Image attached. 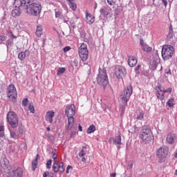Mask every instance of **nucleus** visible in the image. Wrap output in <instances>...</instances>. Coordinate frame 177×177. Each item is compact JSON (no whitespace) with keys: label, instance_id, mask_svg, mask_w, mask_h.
I'll return each mask as SVG.
<instances>
[{"label":"nucleus","instance_id":"obj_1","mask_svg":"<svg viewBox=\"0 0 177 177\" xmlns=\"http://www.w3.org/2000/svg\"><path fill=\"white\" fill-rule=\"evenodd\" d=\"M15 5H18V8H24L26 13L31 16H38L42 10L41 4L35 0H15Z\"/></svg>","mask_w":177,"mask_h":177},{"label":"nucleus","instance_id":"obj_2","mask_svg":"<svg viewBox=\"0 0 177 177\" xmlns=\"http://www.w3.org/2000/svg\"><path fill=\"white\" fill-rule=\"evenodd\" d=\"M140 138L145 145H150L151 142H154V136L151 133V129L147 127L142 128Z\"/></svg>","mask_w":177,"mask_h":177},{"label":"nucleus","instance_id":"obj_3","mask_svg":"<svg viewBox=\"0 0 177 177\" xmlns=\"http://www.w3.org/2000/svg\"><path fill=\"white\" fill-rule=\"evenodd\" d=\"M96 80L97 84L103 86L104 88L109 85V76H107L105 68L99 69V73L97 75Z\"/></svg>","mask_w":177,"mask_h":177},{"label":"nucleus","instance_id":"obj_4","mask_svg":"<svg viewBox=\"0 0 177 177\" xmlns=\"http://www.w3.org/2000/svg\"><path fill=\"white\" fill-rule=\"evenodd\" d=\"M175 53V48L171 45H164L162 48L161 55L163 60H169Z\"/></svg>","mask_w":177,"mask_h":177},{"label":"nucleus","instance_id":"obj_5","mask_svg":"<svg viewBox=\"0 0 177 177\" xmlns=\"http://www.w3.org/2000/svg\"><path fill=\"white\" fill-rule=\"evenodd\" d=\"M133 92V88L131 84H129L126 88H124V89L122 92V94L120 95V99L124 106H127L128 102L129 101V99H131V95H132Z\"/></svg>","mask_w":177,"mask_h":177},{"label":"nucleus","instance_id":"obj_6","mask_svg":"<svg viewBox=\"0 0 177 177\" xmlns=\"http://www.w3.org/2000/svg\"><path fill=\"white\" fill-rule=\"evenodd\" d=\"M52 158L54 160L55 163L53 165V171L55 174H63L64 171H66V167H64V163L61 162L59 164L57 163V155L56 153H53L52 156Z\"/></svg>","mask_w":177,"mask_h":177},{"label":"nucleus","instance_id":"obj_7","mask_svg":"<svg viewBox=\"0 0 177 177\" xmlns=\"http://www.w3.org/2000/svg\"><path fill=\"white\" fill-rule=\"evenodd\" d=\"M7 121L11 128H17L19 127V118L17 114L13 111H10L7 114Z\"/></svg>","mask_w":177,"mask_h":177},{"label":"nucleus","instance_id":"obj_8","mask_svg":"<svg viewBox=\"0 0 177 177\" xmlns=\"http://www.w3.org/2000/svg\"><path fill=\"white\" fill-rule=\"evenodd\" d=\"M7 95L10 102L12 103H16V100L17 99V91H16V86L13 84H10L7 89Z\"/></svg>","mask_w":177,"mask_h":177},{"label":"nucleus","instance_id":"obj_9","mask_svg":"<svg viewBox=\"0 0 177 177\" xmlns=\"http://www.w3.org/2000/svg\"><path fill=\"white\" fill-rule=\"evenodd\" d=\"M156 156L159 160V162H165L167 156H168V148L167 147H161L157 150Z\"/></svg>","mask_w":177,"mask_h":177},{"label":"nucleus","instance_id":"obj_10","mask_svg":"<svg viewBox=\"0 0 177 177\" xmlns=\"http://www.w3.org/2000/svg\"><path fill=\"white\" fill-rule=\"evenodd\" d=\"M78 53L80 57L82 59V62H86L88 60V46L86 44H82L78 50Z\"/></svg>","mask_w":177,"mask_h":177},{"label":"nucleus","instance_id":"obj_11","mask_svg":"<svg viewBox=\"0 0 177 177\" xmlns=\"http://www.w3.org/2000/svg\"><path fill=\"white\" fill-rule=\"evenodd\" d=\"M115 72L118 80H122V77L127 75V69L120 65L115 66Z\"/></svg>","mask_w":177,"mask_h":177},{"label":"nucleus","instance_id":"obj_12","mask_svg":"<svg viewBox=\"0 0 177 177\" xmlns=\"http://www.w3.org/2000/svg\"><path fill=\"white\" fill-rule=\"evenodd\" d=\"M65 113L66 117H74L75 115V105L71 104L66 107Z\"/></svg>","mask_w":177,"mask_h":177},{"label":"nucleus","instance_id":"obj_13","mask_svg":"<svg viewBox=\"0 0 177 177\" xmlns=\"http://www.w3.org/2000/svg\"><path fill=\"white\" fill-rule=\"evenodd\" d=\"M10 176L22 177L23 176V169L18 167L15 170L9 171Z\"/></svg>","mask_w":177,"mask_h":177},{"label":"nucleus","instance_id":"obj_14","mask_svg":"<svg viewBox=\"0 0 177 177\" xmlns=\"http://www.w3.org/2000/svg\"><path fill=\"white\" fill-rule=\"evenodd\" d=\"M109 143H113V145L121 146V145H122L121 142V136H117L114 138H109Z\"/></svg>","mask_w":177,"mask_h":177},{"label":"nucleus","instance_id":"obj_15","mask_svg":"<svg viewBox=\"0 0 177 177\" xmlns=\"http://www.w3.org/2000/svg\"><path fill=\"white\" fill-rule=\"evenodd\" d=\"M0 165L3 169L9 168V160L5 156H3L0 160Z\"/></svg>","mask_w":177,"mask_h":177},{"label":"nucleus","instance_id":"obj_16","mask_svg":"<svg viewBox=\"0 0 177 177\" xmlns=\"http://www.w3.org/2000/svg\"><path fill=\"white\" fill-rule=\"evenodd\" d=\"M53 117H55V112L52 111H48L46 115V121L52 124L53 122Z\"/></svg>","mask_w":177,"mask_h":177},{"label":"nucleus","instance_id":"obj_17","mask_svg":"<svg viewBox=\"0 0 177 177\" xmlns=\"http://www.w3.org/2000/svg\"><path fill=\"white\" fill-rule=\"evenodd\" d=\"M16 8H18L17 9L12 10L11 12V15L12 17H17L20 15H21V12H20V9H24V7H19V5L15 4Z\"/></svg>","mask_w":177,"mask_h":177},{"label":"nucleus","instance_id":"obj_18","mask_svg":"<svg viewBox=\"0 0 177 177\" xmlns=\"http://www.w3.org/2000/svg\"><path fill=\"white\" fill-rule=\"evenodd\" d=\"M28 56H30V50H26L25 51L21 52L19 53L18 59H19V60H21V62H23L25 57H28Z\"/></svg>","mask_w":177,"mask_h":177},{"label":"nucleus","instance_id":"obj_19","mask_svg":"<svg viewBox=\"0 0 177 177\" xmlns=\"http://www.w3.org/2000/svg\"><path fill=\"white\" fill-rule=\"evenodd\" d=\"M127 63L129 67H135L138 64V59L135 57H129Z\"/></svg>","mask_w":177,"mask_h":177},{"label":"nucleus","instance_id":"obj_20","mask_svg":"<svg viewBox=\"0 0 177 177\" xmlns=\"http://www.w3.org/2000/svg\"><path fill=\"white\" fill-rule=\"evenodd\" d=\"M86 21L87 24H93L95 23V17L92 15L91 13H86Z\"/></svg>","mask_w":177,"mask_h":177},{"label":"nucleus","instance_id":"obj_21","mask_svg":"<svg viewBox=\"0 0 177 177\" xmlns=\"http://www.w3.org/2000/svg\"><path fill=\"white\" fill-rule=\"evenodd\" d=\"M73 127H74V117H68V125L66 127V130L71 131Z\"/></svg>","mask_w":177,"mask_h":177},{"label":"nucleus","instance_id":"obj_22","mask_svg":"<svg viewBox=\"0 0 177 177\" xmlns=\"http://www.w3.org/2000/svg\"><path fill=\"white\" fill-rule=\"evenodd\" d=\"M140 44L141 45L142 49V50H144V52H151V47L149 46L148 45H147L145 41H143V40H140Z\"/></svg>","mask_w":177,"mask_h":177},{"label":"nucleus","instance_id":"obj_23","mask_svg":"<svg viewBox=\"0 0 177 177\" xmlns=\"http://www.w3.org/2000/svg\"><path fill=\"white\" fill-rule=\"evenodd\" d=\"M166 142L169 143V145H172L175 142V135L172 133L167 134Z\"/></svg>","mask_w":177,"mask_h":177},{"label":"nucleus","instance_id":"obj_24","mask_svg":"<svg viewBox=\"0 0 177 177\" xmlns=\"http://www.w3.org/2000/svg\"><path fill=\"white\" fill-rule=\"evenodd\" d=\"M38 157H39V154H37L36 156L35 160H32V171H35V169H37V167H38Z\"/></svg>","mask_w":177,"mask_h":177},{"label":"nucleus","instance_id":"obj_25","mask_svg":"<svg viewBox=\"0 0 177 177\" xmlns=\"http://www.w3.org/2000/svg\"><path fill=\"white\" fill-rule=\"evenodd\" d=\"M10 138L12 139H19V133H17V131H15L13 130H10Z\"/></svg>","mask_w":177,"mask_h":177},{"label":"nucleus","instance_id":"obj_26","mask_svg":"<svg viewBox=\"0 0 177 177\" xmlns=\"http://www.w3.org/2000/svg\"><path fill=\"white\" fill-rule=\"evenodd\" d=\"M79 157L82 158L86 156V147H83L82 150L80 151L78 154Z\"/></svg>","mask_w":177,"mask_h":177},{"label":"nucleus","instance_id":"obj_27","mask_svg":"<svg viewBox=\"0 0 177 177\" xmlns=\"http://www.w3.org/2000/svg\"><path fill=\"white\" fill-rule=\"evenodd\" d=\"M96 131V127L95 125L91 124L86 130V133H93V132H95Z\"/></svg>","mask_w":177,"mask_h":177},{"label":"nucleus","instance_id":"obj_28","mask_svg":"<svg viewBox=\"0 0 177 177\" xmlns=\"http://www.w3.org/2000/svg\"><path fill=\"white\" fill-rule=\"evenodd\" d=\"M35 34L37 37H41L42 35V27L38 26L36 28Z\"/></svg>","mask_w":177,"mask_h":177},{"label":"nucleus","instance_id":"obj_29","mask_svg":"<svg viewBox=\"0 0 177 177\" xmlns=\"http://www.w3.org/2000/svg\"><path fill=\"white\" fill-rule=\"evenodd\" d=\"M13 39H16V38L10 37V39L7 40V42L6 44L7 48H9V46H12V45H13L14 44Z\"/></svg>","mask_w":177,"mask_h":177},{"label":"nucleus","instance_id":"obj_30","mask_svg":"<svg viewBox=\"0 0 177 177\" xmlns=\"http://www.w3.org/2000/svg\"><path fill=\"white\" fill-rule=\"evenodd\" d=\"M164 91H162V93L160 92V91H158L156 93V96L158 97V99H160V100H164Z\"/></svg>","mask_w":177,"mask_h":177},{"label":"nucleus","instance_id":"obj_31","mask_svg":"<svg viewBox=\"0 0 177 177\" xmlns=\"http://www.w3.org/2000/svg\"><path fill=\"white\" fill-rule=\"evenodd\" d=\"M167 105L169 107H174V106H175V100L174 98H170L167 101Z\"/></svg>","mask_w":177,"mask_h":177},{"label":"nucleus","instance_id":"obj_32","mask_svg":"<svg viewBox=\"0 0 177 177\" xmlns=\"http://www.w3.org/2000/svg\"><path fill=\"white\" fill-rule=\"evenodd\" d=\"M6 35H8V37H9L10 38H17V37H16L15 35H13V32H12L11 30H7V33Z\"/></svg>","mask_w":177,"mask_h":177},{"label":"nucleus","instance_id":"obj_33","mask_svg":"<svg viewBox=\"0 0 177 177\" xmlns=\"http://www.w3.org/2000/svg\"><path fill=\"white\" fill-rule=\"evenodd\" d=\"M43 177H55V174L53 172L45 171L43 174Z\"/></svg>","mask_w":177,"mask_h":177},{"label":"nucleus","instance_id":"obj_34","mask_svg":"<svg viewBox=\"0 0 177 177\" xmlns=\"http://www.w3.org/2000/svg\"><path fill=\"white\" fill-rule=\"evenodd\" d=\"M17 133H18L19 136L21 135H23L24 133V129H23V127L20 126L18 128V130L17 131Z\"/></svg>","mask_w":177,"mask_h":177},{"label":"nucleus","instance_id":"obj_35","mask_svg":"<svg viewBox=\"0 0 177 177\" xmlns=\"http://www.w3.org/2000/svg\"><path fill=\"white\" fill-rule=\"evenodd\" d=\"M64 73H66V68H59L57 75H60V74H64Z\"/></svg>","mask_w":177,"mask_h":177},{"label":"nucleus","instance_id":"obj_36","mask_svg":"<svg viewBox=\"0 0 177 177\" xmlns=\"http://www.w3.org/2000/svg\"><path fill=\"white\" fill-rule=\"evenodd\" d=\"M55 17L57 19H63V13L60 11L55 12Z\"/></svg>","mask_w":177,"mask_h":177},{"label":"nucleus","instance_id":"obj_37","mask_svg":"<svg viewBox=\"0 0 177 177\" xmlns=\"http://www.w3.org/2000/svg\"><path fill=\"white\" fill-rule=\"evenodd\" d=\"M68 6H70L71 9H72V10H75V9H77V4H75L74 1L69 3Z\"/></svg>","mask_w":177,"mask_h":177},{"label":"nucleus","instance_id":"obj_38","mask_svg":"<svg viewBox=\"0 0 177 177\" xmlns=\"http://www.w3.org/2000/svg\"><path fill=\"white\" fill-rule=\"evenodd\" d=\"M143 118H145V113H143L142 112H140L137 116V120H143Z\"/></svg>","mask_w":177,"mask_h":177},{"label":"nucleus","instance_id":"obj_39","mask_svg":"<svg viewBox=\"0 0 177 177\" xmlns=\"http://www.w3.org/2000/svg\"><path fill=\"white\" fill-rule=\"evenodd\" d=\"M100 13L104 16H109V11H106L105 8H101Z\"/></svg>","mask_w":177,"mask_h":177},{"label":"nucleus","instance_id":"obj_40","mask_svg":"<svg viewBox=\"0 0 177 177\" xmlns=\"http://www.w3.org/2000/svg\"><path fill=\"white\" fill-rule=\"evenodd\" d=\"M46 165L47 169H50V167L52 166V159L48 160Z\"/></svg>","mask_w":177,"mask_h":177},{"label":"nucleus","instance_id":"obj_41","mask_svg":"<svg viewBox=\"0 0 177 177\" xmlns=\"http://www.w3.org/2000/svg\"><path fill=\"white\" fill-rule=\"evenodd\" d=\"M107 3L110 5L111 6H113V5H115L117 3V0H106Z\"/></svg>","mask_w":177,"mask_h":177},{"label":"nucleus","instance_id":"obj_42","mask_svg":"<svg viewBox=\"0 0 177 177\" xmlns=\"http://www.w3.org/2000/svg\"><path fill=\"white\" fill-rule=\"evenodd\" d=\"M173 37H174V32H169L167 35V39L169 41H171Z\"/></svg>","mask_w":177,"mask_h":177},{"label":"nucleus","instance_id":"obj_43","mask_svg":"<svg viewBox=\"0 0 177 177\" xmlns=\"http://www.w3.org/2000/svg\"><path fill=\"white\" fill-rule=\"evenodd\" d=\"M22 104L23 106H25V107L27 106V104H28V99L27 98L24 99L22 101Z\"/></svg>","mask_w":177,"mask_h":177},{"label":"nucleus","instance_id":"obj_44","mask_svg":"<svg viewBox=\"0 0 177 177\" xmlns=\"http://www.w3.org/2000/svg\"><path fill=\"white\" fill-rule=\"evenodd\" d=\"M29 111H30V113H35V109H34V106L33 105H30L28 106Z\"/></svg>","mask_w":177,"mask_h":177},{"label":"nucleus","instance_id":"obj_45","mask_svg":"<svg viewBox=\"0 0 177 177\" xmlns=\"http://www.w3.org/2000/svg\"><path fill=\"white\" fill-rule=\"evenodd\" d=\"M165 93H172V88L169 87L166 90H163Z\"/></svg>","mask_w":177,"mask_h":177},{"label":"nucleus","instance_id":"obj_46","mask_svg":"<svg viewBox=\"0 0 177 177\" xmlns=\"http://www.w3.org/2000/svg\"><path fill=\"white\" fill-rule=\"evenodd\" d=\"M70 24L71 27H73V28H75V27H77V25H75V21H74L73 20H71Z\"/></svg>","mask_w":177,"mask_h":177},{"label":"nucleus","instance_id":"obj_47","mask_svg":"<svg viewBox=\"0 0 177 177\" xmlns=\"http://www.w3.org/2000/svg\"><path fill=\"white\" fill-rule=\"evenodd\" d=\"M75 133H77V131H72L71 132L70 137H71V138H75Z\"/></svg>","mask_w":177,"mask_h":177},{"label":"nucleus","instance_id":"obj_48","mask_svg":"<svg viewBox=\"0 0 177 177\" xmlns=\"http://www.w3.org/2000/svg\"><path fill=\"white\" fill-rule=\"evenodd\" d=\"M70 169H73V166L68 165V166L66 167V174H70Z\"/></svg>","mask_w":177,"mask_h":177},{"label":"nucleus","instance_id":"obj_49","mask_svg":"<svg viewBox=\"0 0 177 177\" xmlns=\"http://www.w3.org/2000/svg\"><path fill=\"white\" fill-rule=\"evenodd\" d=\"M71 49V47L70 46H66L65 48H64V52H68V50H70Z\"/></svg>","mask_w":177,"mask_h":177},{"label":"nucleus","instance_id":"obj_50","mask_svg":"<svg viewBox=\"0 0 177 177\" xmlns=\"http://www.w3.org/2000/svg\"><path fill=\"white\" fill-rule=\"evenodd\" d=\"M165 73L169 74V75H172V72H171V69H165Z\"/></svg>","mask_w":177,"mask_h":177},{"label":"nucleus","instance_id":"obj_51","mask_svg":"<svg viewBox=\"0 0 177 177\" xmlns=\"http://www.w3.org/2000/svg\"><path fill=\"white\" fill-rule=\"evenodd\" d=\"M162 2L164 5V6H165V8H167V6L168 5V1L167 0H162Z\"/></svg>","mask_w":177,"mask_h":177},{"label":"nucleus","instance_id":"obj_52","mask_svg":"<svg viewBox=\"0 0 177 177\" xmlns=\"http://www.w3.org/2000/svg\"><path fill=\"white\" fill-rule=\"evenodd\" d=\"M6 39V36L0 35V41H5Z\"/></svg>","mask_w":177,"mask_h":177},{"label":"nucleus","instance_id":"obj_53","mask_svg":"<svg viewBox=\"0 0 177 177\" xmlns=\"http://www.w3.org/2000/svg\"><path fill=\"white\" fill-rule=\"evenodd\" d=\"M0 138H5V131H0Z\"/></svg>","mask_w":177,"mask_h":177},{"label":"nucleus","instance_id":"obj_54","mask_svg":"<svg viewBox=\"0 0 177 177\" xmlns=\"http://www.w3.org/2000/svg\"><path fill=\"white\" fill-rule=\"evenodd\" d=\"M0 132H5V127L3 126H0Z\"/></svg>","mask_w":177,"mask_h":177},{"label":"nucleus","instance_id":"obj_55","mask_svg":"<svg viewBox=\"0 0 177 177\" xmlns=\"http://www.w3.org/2000/svg\"><path fill=\"white\" fill-rule=\"evenodd\" d=\"M158 91H159V92H160L161 93H162V92H164V90L161 89V86H158Z\"/></svg>","mask_w":177,"mask_h":177},{"label":"nucleus","instance_id":"obj_56","mask_svg":"<svg viewBox=\"0 0 177 177\" xmlns=\"http://www.w3.org/2000/svg\"><path fill=\"white\" fill-rule=\"evenodd\" d=\"M172 25L170 24L169 28V32H174V30H172Z\"/></svg>","mask_w":177,"mask_h":177},{"label":"nucleus","instance_id":"obj_57","mask_svg":"<svg viewBox=\"0 0 177 177\" xmlns=\"http://www.w3.org/2000/svg\"><path fill=\"white\" fill-rule=\"evenodd\" d=\"M140 68V65H138V66L135 68V70H136V71H139Z\"/></svg>","mask_w":177,"mask_h":177},{"label":"nucleus","instance_id":"obj_58","mask_svg":"<svg viewBox=\"0 0 177 177\" xmlns=\"http://www.w3.org/2000/svg\"><path fill=\"white\" fill-rule=\"evenodd\" d=\"M78 129L80 132H82V127H81V124H79Z\"/></svg>","mask_w":177,"mask_h":177},{"label":"nucleus","instance_id":"obj_59","mask_svg":"<svg viewBox=\"0 0 177 177\" xmlns=\"http://www.w3.org/2000/svg\"><path fill=\"white\" fill-rule=\"evenodd\" d=\"M82 162H85V161H86V158L85 157H82Z\"/></svg>","mask_w":177,"mask_h":177},{"label":"nucleus","instance_id":"obj_60","mask_svg":"<svg viewBox=\"0 0 177 177\" xmlns=\"http://www.w3.org/2000/svg\"><path fill=\"white\" fill-rule=\"evenodd\" d=\"M88 75L91 74V66H88Z\"/></svg>","mask_w":177,"mask_h":177},{"label":"nucleus","instance_id":"obj_61","mask_svg":"<svg viewBox=\"0 0 177 177\" xmlns=\"http://www.w3.org/2000/svg\"><path fill=\"white\" fill-rule=\"evenodd\" d=\"M66 1L69 4V3H71L72 2H74V0H66Z\"/></svg>","mask_w":177,"mask_h":177},{"label":"nucleus","instance_id":"obj_62","mask_svg":"<svg viewBox=\"0 0 177 177\" xmlns=\"http://www.w3.org/2000/svg\"><path fill=\"white\" fill-rule=\"evenodd\" d=\"M115 173H113V174H111V177H115Z\"/></svg>","mask_w":177,"mask_h":177},{"label":"nucleus","instance_id":"obj_63","mask_svg":"<svg viewBox=\"0 0 177 177\" xmlns=\"http://www.w3.org/2000/svg\"><path fill=\"white\" fill-rule=\"evenodd\" d=\"M129 167H130V168H132V167H133V164L129 165Z\"/></svg>","mask_w":177,"mask_h":177},{"label":"nucleus","instance_id":"obj_64","mask_svg":"<svg viewBox=\"0 0 177 177\" xmlns=\"http://www.w3.org/2000/svg\"><path fill=\"white\" fill-rule=\"evenodd\" d=\"M174 175H177V169L176 170Z\"/></svg>","mask_w":177,"mask_h":177}]
</instances>
